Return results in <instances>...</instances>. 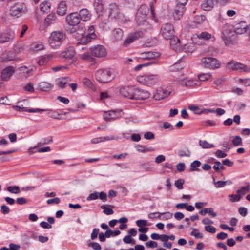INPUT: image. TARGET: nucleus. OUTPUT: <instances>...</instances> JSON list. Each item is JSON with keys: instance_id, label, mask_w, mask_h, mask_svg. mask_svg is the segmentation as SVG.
Returning <instances> with one entry per match:
<instances>
[{"instance_id": "a18cd8bd", "label": "nucleus", "mask_w": 250, "mask_h": 250, "mask_svg": "<svg viewBox=\"0 0 250 250\" xmlns=\"http://www.w3.org/2000/svg\"><path fill=\"white\" fill-rule=\"evenodd\" d=\"M155 64V61L148 62L146 63L139 64V65H137L134 68V70L135 71H138L140 70L141 69H142L144 67H146V66H149V65H152V64Z\"/></svg>"}, {"instance_id": "20e7f679", "label": "nucleus", "mask_w": 250, "mask_h": 250, "mask_svg": "<svg viewBox=\"0 0 250 250\" xmlns=\"http://www.w3.org/2000/svg\"><path fill=\"white\" fill-rule=\"evenodd\" d=\"M95 77L98 82L103 83H108L113 79L111 71L107 69L97 70L95 73Z\"/></svg>"}, {"instance_id": "7ed1b4c3", "label": "nucleus", "mask_w": 250, "mask_h": 250, "mask_svg": "<svg viewBox=\"0 0 250 250\" xmlns=\"http://www.w3.org/2000/svg\"><path fill=\"white\" fill-rule=\"evenodd\" d=\"M137 79L138 82L144 85L151 86L160 81V77L157 74H147L138 76Z\"/></svg>"}, {"instance_id": "3c124183", "label": "nucleus", "mask_w": 250, "mask_h": 250, "mask_svg": "<svg viewBox=\"0 0 250 250\" xmlns=\"http://www.w3.org/2000/svg\"><path fill=\"white\" fill-rule=\"evenodd\" d=\"M178 155L180 157H189L190 156V152L189 150H179L178 152Z\"/></svg>"}, {"instance_id": "58836bf2", "label": "nucleus", "mask_w": 250, "mask_h": 250, "mask_svg": "<svg viewBox=\"0 0 250 250\" xmlns=\"http://www.w3.org/2000/svg\"><path fill=\"white\" fill-rule=\"evenodd\" d=\"M213 184L215 186V187L216 188H220L224 187L227 184H230L231 182L230 181H218L216 182L215 181L214 178L213 177Z\"/></svg>"}, {"instance_id": "5fc2aeb1", "label": "nucleus", "mask_w": 250, "mask_h": 250, "mask_svg": "<svg viewBox=\"0 0 250 250\" xmlns=\"http://www.w3.org/2000/svg\"><path fill=\"white\" fill-rule=\"evenodd\" d=\"M181 62H177L175 63L171 67L172 70H179L182 69L185 66L184 63L181 64Z\"/></svg>"}, {"instance_id": "e433bc0d", "label": "nucleus", "mask_w": 250, "mask_h": 250, "mask_svg": "<svg viewBox=\"0 0 250 250\" xmlns=\"http://www.w3.org/2000/svg\"><path fill=\"white\" fill-rule=\"evenodd\" d=\"M138 148H137V150L138 152L142 153H146L147 152H152L154 150V149L152 147H147L145 146L138 145Z\"/></svg>"}, {"instance_id": "f8f14e48", "label": "nucleus", "mask_w": 250, "mask_h": 250, "mask_svg": "<svg viewBox=\"0 0 250 250\" xmlns=\"http://www.w3.org/2000/svg\"><path fill=\"white\" fill-rule=\"evenodd\" d=\"M160 56V54L159 52L147 51L141 53L139 58L141 60H147L148 62L155 61L156 63V59L158 58Z\"/></svg>"}, {"instance_id": "b1692460", "label": "nucleus", "mask_w": 250, "mask_h": 250, "mask_svg": "<svg viewBox=\"0 0 250 250\" xmlns=\"http://www.w3.org/2000/svg\"><path fill=\"white\" fill-rule=\"evenodd\" d=\"M71 81V80L69 77H64L56 79L55 81V83L56 85L59 88H64Z\"/></svg>"}, {"instance_id": "c85d7f7f", "label": "nucleus", "mask_w": 250, "mask_h": 250, "mask_svg": "<svg viewBox=\"0 0 250 250\" xmlns=\"http://www.w3.org/2000/svg\"><path fill=\"white\" fill-rule=\"evenodd\" d=\"M214 5L213 0H205L201 5V8L204 11H209L211 10Z\"/></svg>"}, {"instance_id": "ddd939ff", "label": "nucleus", "mask_w": 250, "mask_h": 250, "mask_svg": "<svg viewBox=\"0 0 250 250\" xmlns=\"http://www.w3.org/2000/svg\"><path fill=\"white\" fill-rule=\"evenodd\" d=\"M135 87L134 86H123L120 88L119 92L123 97L132 99Z\"/></svg>"}, {"instance_id": "603ef678", "label": "nucleus", "mask_w": 250, "mask_h": 250, "mask_svg": "<svg viewBox=\"0 0 250 250\" xmlns=\"http://www.w3.org/2000/svg\"><path fill=\"white\" fill-rule=\"evenodd\" d=\"M7 190L8 191L14 194H17L20 192L19 187L16 186L9 187L7 188Z\"/></svg>"}, {"instance_id": "cd10ccee", "label": "nucleus", "mask_w": 250, "mask_h": 250, "mask_svg": "<svg viewBox=\"0 0 250 250\" xmlns=\"http://www.w3.org/2000/svg\"><path fill=\"white\" fill-rule=\"evenodd\" d=\"M75 54L74 48L72 46H69L61 54V57L65 59H71Z\"/></svg>"}, {"instance_id": "8fccbe9b", "label": "nucleus", "mask_w": 250, "mask_h": 250, "mask_svg": "<svg viewBox=\"0 0 250 250\" xmlns=\"http://www.w3.org/2000/svg\"><path fill=\"white\" fill-rule=\"evenodd\" d=\"M199 145L204 148H210L214 147V145L213 144H209L207 141L205 140H200L199 141Z\"/></svg>"}, {"instance_id": "423d86ee", "label": "nucleus", "mask_w": 250, "mask_h": 250, "mask_svg": "<svg viewBox=\"0 0 250 250\" xmlns=\"http://www.w3.org/2000/svg\"><path fill=\"white\" fill-rule=\"evenodd\" d=\"M226 67L227 69L232 71H237L240 72H250V66H248L244 64L237 62L233 60L228 62L227 64Z\"/></svg>"}, {"instance_id": "dca6fc26", "label": "nucleus", "mask_w": 250, "mask_h": 250, "mask_svg": "<svg viewBox=\"0 0 250 250\" xmlns=\"http://www.w3.org/2000/svg\"><path fill=\"white\" fill-rule=\"evenodd\" d=\"M150 96L149 93L146 90L135 87L133 99L134 100H145Z\"/></svg>"}, {"instance_id": "052dcab7", "label": "nucleus", "mask_w": 250, "mask_h": 250, "mask_svg": "<svg viewBox=\"0 0 250 250\" xmlns=\"http://www.w3.org/2000/svg\"><path fill=\"white\" fill-rule=\"evenodd\" d=\"M161 214V219L163 220H167L170 219L172 217L173 214L172 213L167 212L165 213H160Z\"/></svg>"}, {"instance_id": "aec40b11", "label": "nucleus", "mask_w": 250, "mask_h": 250, "mask_svg": "<svg viewBox=\"0 0 250 250\" xmlns=\"http://www.w3.org/2000/svg\"><path fill=\"white\" fill-rule=\"evenodd\" d=\"M119 139H120V138L116 135H110L104 137L101 136L91 139L90 141V143L92 144H96L108 141L118 140Z\"/></svg>"}, {"instance_id": "09e8293b", "label": "nucleus", "mask_w": 250, "mask_h": 250, "mask_svg": "<svg viewBox=\"0 0 250 250\" xmlns=\"http://www.w3.org/2000/svg\"><path fill=\"white\" fill-rule=\"evenodd\" d=\"M115 19L119 22L122 23H126L129 21V19L126 16H125L124 14L121 13L119 14L118 17Z\"/></svg>"}, {"instance_id": "6e6552de", "label": "nucleus", "mask_w": 250, "mask_h": 250, "mask_svg": "<svg viewBox=\"0 0 250 250\" xmlns=\"http://www.w3.org/2000/svg\"><path fill=\"white\" fill-rule=\"evenodd\" d=\"M162 36L166 40H171L174 38V28L173 25L170 23L164 24L161 29Z\"/></svg>"}, {"instance_id": "69168bd1", "label": "nucleus", "mask_w": 250, "mask_h": 250, "mask_svg": "<svg viewBox=\"0 0 250 250\" xmlns=\"http://www.w3.org/2000/svg\"><path fill=\"white\" fill-rule=\"evenodd\" d=\"M89 247H92L95 250H101V247L100 244L96 242H89L88 243Z\"/></svg>"}, {"instance_id": "bb28decb", "label": "nucleus", "mask_w": 250, "mask_h": 250, "mask_svg": "<svg viewBox=\"0 0 250 250\" xmlns=\"http://www.w3.org/2000/svg\"><path fill=\"white\" fill-rule=\"evenodd\" d=\"M109 15L113 18H116L120 13L118 6L116 3H111L108 8Z\"/></svg>"}, {"instance_id": "338daca9", "label": "nucleus", "mask_w": 250, "mask_h": 250, "mask_svg": "<svg viewBox=\"0 0 250 250\" xmlns=\"http://www.w3.org/2000/svg\"><path fill=\"white\" fill-rule=\"evenodd\" d=\"M144 138L146 140H152L155 138L154 134L151 131L146 132L144 135Z\"/></svg>"}, {"instance_id": "4468645a", "label": "nucleus", "mask_w": 250, "mask_h": 250, "mask_svg": "<svg viewBox=\"0 0 250 250\" xmlns=\"http://www.w3.org/2000/svg\"><path fill=\"white\" fill-rule=\"evenodd\" d=\"M15 32L11 29H6L0 34V43L12 41L15 38Z\"/></svg>"}, {"instance_id": "c03bdc74", "label": "nucleus", "mask_w": 250, "mask_h": 250, "mask_svg": "<svg viewBox=\"0 0 250 250\" xmlns=\"http://www.w3.org/2000/svg\"><path fill=\"white\" fill-rule=\"evenodd\" d=\"M206 20V17L204 15H196L194 17V22L197 24H202Z\"/></svg>"}, {"instance_id": "2eb2a0df", "label": "nucleus", "mask_w": 250, "mask_h": 250, "mask_svg": "<svg viewBox=\"0 0 250 250\" xmlns=\"http://www.w3.org/2000/svg\"><path fill=\"white\" fill-rule=\"evenodd\" d=\"M26 11V7L22 3H17L11 7L10 14L13 16L19 17Z\"/></svg>"}, {"instance_id": "4c0bfd02", "label": "nucleus", "mask_w": 250, "mask_h": 250, "mask_svg": "<svg viewBox=\"0 0 250 250\" xmlns=\"http://www.w3.org/2000/svg\"><path fill=\"white\" fill-rule=\"evenodd\" d=\"M50 4L46 1H44L40 4V10L43 13H47L49 11Z\"/></svg>"}, {"instance_id": "6e6d98bb", "label": "nucleus", "mask_w": 250, "mask_h": 250, "mask_svg": "<svg viewBox=\"0 0 250 250\" xmlns=\"http://www.w3.org/2000/svg\"><path fill=\"white\" fill-rule=\"evenodd\" d=\"M191 235L194 236L196 238L202 239L203 237V234L199 232L196 229H193L190 233Z\"/></svg>"}, {"instance_id": "6ab92c4d", "label": "nucleus", "mask_w": 250, "mask_h": 250, "mask_svg": "<svg viewBox=\"0 0 250 250\" xmlns=\"http://www.w3.org/2000/svg\"><path fill=\"white\" fill-rule=\"evenodd\" d=\"M185 5L176 3L173 12V17L175 20H179L183 15Z\"/></svg>"}, {"instance_id": "49530a36", "label": "nucleus", "mask_w": 250, "mask_h": 250, "mask_svg": "<svg viewBox=\"0 0 250 250\" xmlns=\"http://www.w3.org/2000/svg\"><path fill=\"white\" fill-rule=\"evenodd\" d=\"M249 188L247 187H243L240 189H238L237 191V193L239 196H240V198L241 199V197L245 195L246 193L249 192Z\"/></svg>"}, {"instance_id": "774afa93", "label": "nucleus", "mask_w": 250, "mask_h": 250, "mask_svg": "<svg viewBox=\"0 0 250 250\" xmlns=\"http://www.w3.org/2000/svg\"><path fill=\"white\" fill-rule=\"evenodd\" d=\"M123 242L126 244H135V241L133 240L130 235H127L123 238Z\"/></svg>"}, {"instance_id": "a19ab883", "label": "nucleus", "mask_w": 250, "mask_h": 250, "mask_svg": "<svg viewBox=\"0 0 250 250\" xmlns=\"http://www.w3.org/2000/svg\"><path fill=\"white\" fill-rule=\"evenodd\" d=\"M197 37L199 39L204 40H208L211 38V35L207 32H202L197 35Z\"/></svg>"}, {"instance_id": "f704fd0d", "label": "nucleus", "mask_w": 250, "mask_h": 250, "mask_svg": "<svg viewBox=\"0 0 250 250\" xmlns=\"http://www.w3.org/2000/svg\"><path fill=\"white\" fill-rule=\"evenodd\" d=\"M53 84L46 82H42L40 83L39 87L42 91H48L53 87Z\"/></svg>"}, {"instance_id": "e2e57ef3", "label": "nucleus", "mask_w": 250, "mask_h": 250, "mask_svg": "<svg viewBox=\"0 0 250 250\" xmlns=\"http://www.w3.org/2000/svg\"><path fill=\"white\" fill-rule=\"evenodd\" d=\"M229 199L231 202H238L240 200L241 198L240 196L237 194H231L229 196Z\"/></svg>"}, {"instance_id": "13d9d810", "label": "nucleus", "mask_w": 250, "mask_h": 250, "mask_svg": "<svg viewBox=\"0 0 250 250\" xmlns=\"http://www.w3.org/2000/svg\"><path fill=\"white\" fill-rule=\"evenodd\" d=\"M24 47L21 44H17L14 47V51L16 54H20L23 52Z\"/></svg>"}, {"instance_id": "2f4dec72", "label": "nucleus", "mask_w": 250, "mask_h": 250, "mask_svg": "<svg viewBox=\"0 0 250 250\" xmlns=\"http://www.w3.org/2000/svg\"><path fill=\"white\" fill-rule=\"evenodd\" d=\"M248 25L246 22H242L236 25L235 28V32L237 34H241L246 32Z\"/></svg>"}, {"instance_id": "0eeeda50", "label": "nucleus", "mask_w": 250, "mask_h": 250, "mask_svg": "<svg viewBox=\"0 0 250 250\" xmlns=\"http://www.w3.org/2000/svg\"><path fill=\"white\" fill-rule=\"evenodd\" d=\"M202 65L206 68L214 69L220 66V62L212 57H205L201 60Z\"/></svg>"}, {"instance_id": "f03ea898", "label": "nucleus", "mask_w": 250, "mask_h": 250, "mask_svg": "<svg viewBox=\"0 0 250 250\" xmlns=\"http://www.w3.org/2000/svg\"><path fill=\"white\" fill-rule=\"evenodd\" d=\"M65 38V34L63 31H53L49 37V44L52 48L58 49L61 46Z\"/></svg>"}, {"instance_id": "f257e3e1", "label": "nucleus", "mask_w": 250, "mask_h": 250, "mask_svg": "<svg viewBox=\"0 0 250 250\" xmlns=\"http://www.w3.org/2000/svg\"><path fill=\"white\" fill-rule=\"evenodd\" d=\"M74 36L75 40L78 41V43L83 44H87L97 37L95 33V29L93 25H91L88 27L87 33L77 32Z\"/></svg>"}, {"instance_id": "79ce46f5", "label": "nucleus", "mask_w": 250, "mask_h": 250, "mask_svg": "<svg viewBox=\"0 0 250 250\" xmlns=\"http://www.w3.org/2000/svg\"><path fill=\"white\" fill-rule=\"evenodd\" d=\"M183 49L185 52H192L195 50V46L192 43H188L184 45Z\"/></svg>"}, {"instance_id": "9d476101", "label": "nucleus", "mask_w": 250, "mask_h": 250, "mask_svg": "<svg viewBox=\"0 0 250 250\" xmlns=\"http://www.w3.org/2000/svg\"><path fill=\"white\" fill-rule=\"evenodd\" d=\"M90 50L92 56L98 58L105 57L107 54L105 48L100 44L91 47Z\"/></svg>"}, {"instance_id": "393cba45", "label": "nucleus", "mask_w": 250, "mask_h": 250, "mask_svg": "<svg viewBox=\"0 0 250 250\" xmlns=\"http://www.w3.org/2000/svg\"><path fill=\"white\" fill-rule=\"evenodd\" d=\"M78 16L80 20L86 22L89 21L91 18L92 15L90 11L86 8L81 9L79 12Z\"/></svg>"}, {"instance_id": "c756f323", "label": "nucleus", "mask_w": 250, "mask_h": 250, "mask_svg": "<svg viewBox=\"0 0 250 250\" xmlns=\"http://www.w3.org/2000/svg\"><path fill=\"white\" fill-rule=\"evenodd\" d=\"M123 37V32L120 28L114 29L112 32V40L114 41H119Z\"/></svg>"}, {"instance_id": "37998d69", "label": "nucleus", "mask_w": 250, "mask_h": 250, "mask_svg": "<svg viewBox=\"0 0 250 250\" xmlns=\"http://www.w3.org/2000/svg\"><path fill=\"white\" fill-rule=\"evenodd\" d=\"M120 231L118 230H112L111 229H108L105 231V236L106 238H109L111 236H116L120 234Z\"/></svg>"}, {"instance_id": "4be33fe9", "label": "nucleus", "mask_w": 250, "mask_h": 250, "mask_svg": "<svg viewBox=\"0 0 250 250\" xmlns=\"http://www.w3.org/2000/svg\"><path fill=\"white\" fill-rule=\"evenodd\" d=\"M15 71L13 66H9L5 68L1 72V78L3 81H7Z\"/></svg>"}, {"instance_id": "7c9ffc66", "label": "nucleus", "mask_w": 250, "mask_h": 250, "mask_svg": "<svg viewBox=\"0 0 250 250\" xmlns=\"http://www.w3.org/2000/svg\"><path fill=\"white\" fill-rule=\"evenodd\" d=\"M44 45L42 42H35L32 43L29 46V50L33 52H37L44 49Z\"/></svg>"}, {"instance_id": "a211bd4d", "label": "nucleus", "mask_w": 250, "mask_h": 250, "mask_svg": "<svg viewBox=\"0 0 250 250\" xmlns=\"http://www.w3.org/2000/svg\"><path fill=\"white\" fill-rule=\"evenodd\" d=\"M66 23L70 26H76L80 22V18L76 13H71L68 15L65 18Z\"/></svg>"}, {"instance_id": "9b49d317", "label": "nucleus", "mask_w": 250, "mask_h": 250, "mask_svg": "<svg viewBox=\"0 0 250 250\" xmlns=\"http://www.w3.org/2000/svg\"><path fill=\"white\" fill-rule=\"evenodd\" d=\"M171 93V90L166 87H160L158 88L154 94L153 98L155 100L159 101L167 97Z\"/></svg>"}, {"instance_id": "864d4df0", "label": "nucleus", "mask_w": 250, "mask_h": 250, "mask_svg": "<svg viewBox=\"0 0 250 250\" xmlns=\"http://www.w3.org/2000/svg\"><path fill=\"white\" fill-rule=\"evenodd\" d=\"M79 57L83 60H88L91 58V56L88 51L84 52H80Z\"/></svg>"}, {"instance_id": "473e14b6", "label": "nucleus", "mask_w": 250, "mask_h": 250, "mask_svg": "<svg viewBox=\"0 0 250 250\" xmlns=\"http://www.w3.org/2000/svg\"><path fill=\"white\" fill-rule=\"evenodd\" d=\"M232 32L229 30H227L225 29L222 31V38L225 42V44L228 45L230 43V35Z\"/></svg>"}, {"instance_id": "680f3d73", "label": "nucleus", "mask_w": 250, "mask_h": 250, "mask_svg": "<svg viewBox=\"0 0 250 250\" xmlns=\"http://www.w3.org/2000/svg\"><path fill=\"white\" fill-rule=\"evenodd\" d=\"M148 217L150 219H161V214L158 212L150 213L148 214Z\"/></svg>"}, {"instance_id": "72a5a7b5", "label": "nucleus", "mask_w": 250, "mask_h": 250, "mask_svg": "<svg viewBox=\"0 0 250 250\" xmlns=\"http://www.w3.org/2000/svg\"><path fill=\"white\" fill-rule=\"evenodd\" d=\"M67 11V5L65 1H62L59 3L57 9L58 15L62 16L66 14Z\"/></svg>"}, {"instance_id": "0e129e2a", "label": "nucleus", "mask_w": 250, "mask_h": 250, "mask_svg": "<svg viewBox=\"0 0 250 250\" xmlns=\"http://www.w3.org/2000/svg\"><path fill=\"white\" fill-rule=\"evenodd\" d=\"M184 183V180L182 179H179L175 181L174 185L175 187L179 189H181L183 188V185Z\"/></svg>"}, {"instance_id": "c9c22d12", "label": "nucleus", "mask_w": 250, "mask_h": 250, "mask_svg": "<svg viewBox=\"0 0 250 250\" xmlns=\"http://www.w3.org/2000/svg\"><path fill=\"white\" fill-rule=\"evenodd\" d=\"M56 19V14L54 13H50L44 19V23L47 25L52 24Z\"/></svg>"}, {"instance_id": "de8ad7c7", "label": "nucleus", "mask_w": 250, "mask_h": 250, "mask_svg": "<svg viewBox=\"0 0 250 250\" xmlns=\"http://www.w3.org/2000/svg\"><path fill=\"white\" fill-rule=\"evenodd\" d=\"M201 163L200 161L198 160L194 161L192 163H191L190 165V171H196L198 170L197 168L199 167L200 166Z\"/></svg>"}, {"instance_id": "5701e85b", "label": "nucleus", "mask_w": 250, "mask_h": 250, "mask_svg": "<svg viewBox=\"0 0 250 250\" xmlns=\"http://www.w3.org/2000/svg\"><path fill=\"white\" fill-rule=\"evenodd\" d=\"M13 108L15 110L20 112L26 111L30 113H41L45 111L48 110V109H43L41 108H31L27 109L26 107H23V105H15L13 106Z\"/></svg>"}, {"instance_id": "39448f33", "label": "nucleus", "mask_w": 250, "mask_h": 250, "mask_svg": "<svg viewBox=\"0 0 250 250\" xmlns=\"http://www.w3.org/2000/svg\"><path fill=\"white\" fill-rule=\"evenodd\" d=\"M149 12V9L146 5L143 4L140 6L136 16V21L139 25L143 24L146 21Z\"/></svg>"}, {"instance_id": "1a4fd4ad", "label": "nucleus", "mask_w": 250, "mask_h": 250, "mask_svg": "<svg viewBox=\"0 0 250 250\" xmlns=\"http://www.w3.org/2000/svg\"><path fill=\"white\" fill-rule=\"evenodd\" d=\"M123 113L121 110H109L105 111L103 114V118L106 122L116 120L123 116Z\"/></svg>"}, {"instance_id": "bf43d9fd", "label": "nucleus", "mask_w": 250, "mask_h": 250, "mask_svg": "<svg viewBox=\"0 0 250 250\" xmlns=\"http://www.w3.org/2000/svg\"><path fill=\"white\" fill-rule=\"evenodd\" d=\"M211 77L210 73L201 74L198 76V79L200 81H205L208 80Z\"/></svg>"}, {"instance_id": "ea45409f", "label": "nucleus", "mask_w": 250, "mask_h": 250, "mask_svg": "<svg viewBox=\"0 0 250 250\" xmlns=\"http://www.w3.org/2000/svg\"><path fill=\"white\" fill-rule=\"evenodd\" d=\"M188 109L194 112V113L200 115L204 113V109H201L199 107L196 105H190L188 106Z\"/></svg>"}, {"instance_id": "a878e982", "label": "nucleus", "mask_w": 250, "mask_h": 250, "mask_svg": "<svg viewBox=\"0 0 250 250\" xmlns=\"http://www.w3.org/2000/svg\"><path fill=\"white\" fill-rule=\"evenodd\" d=\"M93 5L96 12L99 13L98 19L100 20L101 17L103 16L102 13L104 10L102 0H94Z\"/></svg>"}, {"instance_id": "f3484780", "label": "nucleus", "mask_w": 250, "mask_h": 250, "mask_svg": "<svg viewBox=\"0 0 250 250\" xmlns=\"http://www.w3.org/2000/svg\"><path fill=\"white\" fill-rule=\"evenodd\" d=\"M177 82L182 86H185L188 87H193L200 84V82L196 80H188L187 78L182 76L177 79Z\"/></svg>"}, {"instance_id": "412c9836", "label": "nucleus", "mask_w": 250, "mask_h": 250, "mask_svg": "<svg viewBox=\"0 0 250 250\" xmlns=\"http://www.w3.org/2000/svg\"><path fill=\"white\" fill-rule=\"evenodd\" d=\"M142 33L139 31L131 33L124 41V46H127L132 42L139 39L140 37L142 36Z\"/></svg>"}, {"instance_id": "4d7b16f0", "label": "nucleus", "mask_w": 250, "mask_h": 250, "mask_svg": "<svg viewBox=\"0 0 250 250\" xmlns=\"http://www.w3.org/2000/svg\"><path fill=\"white\" fill-rule=\"evenodd\" d=\"M232 143L235 146H239L242 145V140L239 136H236L232 140Z\"/></svg>"}]
</instances>
